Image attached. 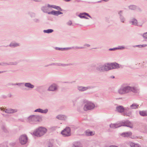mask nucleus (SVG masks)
<instances>
[{"mask_svg":"<svg viewBox=\"0 0 147 147\" xmlns=\"http://www.w3.org/2000/svg\"><path fill=\"white\" fill-rule=\"evenodd\" d=\"M47 131L46 128L40 127L34 131L33 132V134L37 137H40L45 134Z\"/></svg>","mask_w":147,"mask_h":147,"instance_id":"obj_1","label":"nucleus"},{"mask_svg":"<svg viewBox=\"0 0 147 147\" xmlns=\"http://www.w3.org/2000/svg\"><path fill=\"white\" fill-rule=\"evenodd\" d=\"M84 105L83 109L85 111H87L88 110L92 109L95 107L94 104L90 101L84 100Z\"/></svg>","mask_w":147,"mask_h":147,"instance_id":"obj_2","label":"nucleus"},{"mask_svg":"<svg viewBox=\"0 0 147 147\" xmlns=\"http://www.w3.org/2000/svg\"><path fill=\"white\" fill-rule=\"evenodd\" d=\"M41 119L40 116L37 115H32L30 116L28 118L29 122L32 124L36 123L39 122Z\"/></svg>","mask_w":147,"mask_h":147,"instance_id":"obj_3","label":"nucleus"},{"mask_svg":"<svg viewBox=\"0 0 147 147\" xmlns=\"http://www.w3.org/2000/svg\"><path fill=\"white\" fill-rule=\"evenodd\" d=\"M61 134L64 137H68L71 135L70 128L69 127H67L61 132Z\"/></svg>","mask_w":147,"mask_h":147,"instance_id":"obj_4","label":"nucleus"},{"mask_svg":"<svg viewBox=\"0 0 147 147\" xmlns=\"http://www.w3.org/2000/svg\"><path fill=\"white\" fill-rule=\"evenodd\" d=\"M20 142L22 145L26 144L28 141V138L26 135L24 134L21 136L19 138Z\"/></svg>","mask_w":147,"mask_h":147,"instance_id":"obj_5","label":"nucleus"},{"mask_svg":"<svg viewBox=\"0 0 147 147\" xmlns=\"http://www.w3.org/2000/svg\"><path fill=\"white\" fill-rule=\"evenodd\" d=\"M120 127L122 126H126L130 128H132L131 126V122L128 120L126 121H119Z\"/></svg>","mask_w":147,"mask_h":147,"instance_id":"obj_6","label":"nucleus"},{"mask_svg":"<svg viewBox=\"0 0 147 147\" xmlns=\"http://www.w3.org/2000/svg\"><path fill=\"white\" fill-rule=\"evenodd\" d=\"M58 88V86L55 84L51 85L49 88L48 90L49 91H56Z\"/></svg>","mask_w":147,"mask_h":147,"instance_id":"obj_7","label":"nucleus"},{"mask_svg":"<svg viewBox=\"0 0 147 147\" xmlns=\"http://www.w3.org/2000/svg\"><path fill=\"white\" fill-rule=\"evenodd\" d=\"M0 109L1 111H3L6 113H12L17 111V110L16 109H4L1 108Z\"/></svg>","mask_w":147,"mask_h":147,"instance_id":"obj_8","label":"nucleus"},{"mask_svg":"<svg viewBox=\"0 0 147 147\" xmlns=\"http://www.w3.org/2000/svg\"><path fill=\"white\" fill-rule=\"evenodd\" d=\"M96 69L99 72H104L103 64H100L96 67Z\"/></svg>","mask_w":147,"mask_h":147,"instance_id":"obj_9","label":"nucleus"},{"mask_svg":"<svg viewBox=\"0 0 147 147\" xmlns=\"http://www.w3.org/2000/svg\"><path fill=\"white\" fill-rule=\"evenodd\" d=\"M111 66H112L111 69H118L120 67L122 68L121 65H119L116 63H112L111 64Z\"/></svg>","mask_w":147,"mask_h":147,"instance_id":"obj_10","label":"nucleus"},{"mask_svg":"<svg viewBox=\"0 0 147 147\" xmlns=\"http://www.w3.org/2000/svg\"><path fill=\"white\" fill-rule=\"evenodd\" d=\"M78 90L80 91H84L88 89L91 88V87L90 86L87 87H84L82 86H78L77 87Z\"/></svg>","mask_w":147,"mask_h":147,"instance_id":"obj_11","label":"nucleus"},{"mask_svg":"<svg viewBox=\"0 0 147 147\" xmlns=\"http://www.w3.org/2000/svg\"><path fill=\"white\" fill-rule=\"evenodd\" d=\"M103 66L104 71H108L111 69V67L112 66H111V64L105 63L103 64Z\"/></svg>","mask_w":147,"mask_h":147,"instance_id":"obj_12","label":"nucleus"},{"mask_svg":"<svg viewBox=\"0 0 147 147\" xmlns=\"http://www.w3.org/2000/svg\"><path fill=\"white\" fill-rule=\"evenodd\" d=\"M120 127V125L119 121L117 122L116 123H111L110 125V127L113 129L116 128Z\"/></svg>","mask_w":147,"mask_h":147,"instance_id":"obj_13","label":"nucleus"},{"mask_svg":"<svg viewBox=\"0 0 147 147\" xmlns=\"http://www.w3.org/2000/svg\"><path fill=\"white\" fill-rule=\"evenodd\" d=\"M63 13L59 11L53 10L51 12L48 13L49 14H52L55 16H58L59 15L62 14Z\"/></svg>","mask_w":147,"mask_h":147,"instance_id":"obj_14","label":"nucleus"},{"mask_svg":"<svg viewBox=\"0 0 147 147\" xmlns=\"http://www.w3.org/2000/svg\"><path fill=\"white\" fill-rule=\"evenodd\" d=\"M47 6L48 7H51L57 10L61 11H62V9H61V8L60 7L58 6H57L54 5H50L49 4H48L47 5Z\"/></svg>","mask_w":147,"mask_h":147,"instance_id":"obj_15","label":"nucleus"},{"mask_svg":"<svg viewBox=\"0 0 147 147\" xmlns=\"http://www.w3.org/2000/svg\"><path fill=\"white\" fill-rule=\"evenodd\" d=\"M116 111L119 113H122L124 111V108L122 106H119L116 108Z\"/></svg>","mask_w":147,"mask_h":147,"instance_id":"obj_16","label":"nucleus"},{"mask_svg":"<svg viewBox=\"0 0 147 147\" xmlns=\"http://www.w3.org/2000/svg\"><path fill=\"white\" fill-rule=\"evenodd\" d=\"M129 23L132 25L139 26L138 24L137 20L134 18L132 19L130 21Z\"/></svg>","mask_w":147,"mask_h":147,"instance_id":"obj_17","label":"nucleus"},{"mask_svg":"<svg viewBox=\"0 0 147 147\" xmlns=\"http://www.w3.org/2000/svg\"><path fill=\"white\" fill-rule=\"evenodd\" d=\"M48 111V110L47 109H46L44 110H43L42 109H37L35 110L34 111L35 112H38L43 113H47Z\"/></svg>","mask_w":147,"mask_h":147,"instance_id":"obj_18","label":"nucleus"},{"mask_svg":"<svg viewBox=\"0 0 147 147\" xmlns=\"http://www.w3.org/2000/svg\"><path fill=\"white\" fill-rule=\"evenodd\" d=\"M56 118L59 120H65L66 119V117L63 115H59L56 117Z\"/></svg>","mask_w":147,"mask_h":147,"instance_id":"obj_19","label":"nucleus"},{"mask_svg":"<svg viewBox=\"0 0 147 147\" xmlns=\"http://www.w3.org/2000/svg\"><path fill=\"white\" fill-rule=\"evenodd\" d=\"M130 92H132L134 93L138 92L139 90L135 87H131Z\"/></svg>","mask_w":147,"mask_h":147,"instance_id":"obj_20","label":"nucleus"},{"mask_svg":"<svg viewBox=\"0 0 147 147\" xmlns=\"http://www.w3.org/2000/svg\"><path fill=\"white\" fill-rule=\"evenodd\" d=\"M94 134L92 131H90L89 130H86L84 132V135L86 136H90L93 135Z\"/></svg>","mask_w":147,"mask_h":147,"instance_id":"obj_21","label":"nucleus"},{"mask_svg":"<svg viewBox=\"0 0 147 147\" xmlns=\"http://www.w3.org/2000/svg\"><path fill=\"white\" fill-rule=\"evenodd\" d=\"M24 86L26 87L31 89L33 88L34 87V86L30 83H25L24 84Z\"/></svg>","mask_w":147,"mask_h":147,"instance_id":"obj_22","label":"nucleus"},{"mask_svg":"<svg viewBox=\"0 0 147 147\" xmlns=\"http://www.w3.org/2000/svg\"><path fill=\"white\" fill-rule=\"evenodd\" d=\"M119 93L121 94H125L124 87L121 88L118 91Z\"/></svg>","mask_w":147,"mask_h":147,"instance_id":"obj_23","label":"nucleus"},{"mask_svg":"<svg viewBox=\"0 0 147 147\" xmlns=\"http://www.w3.org/2000/svg\"><path fill=\"white\" fill-rule=\"evenodd\" d=\"M131 135V132H125L122 133L121 134V136L124 137H127Z\"/></svg>","mask_w":147,"mask_h":147,"instance_id":"obj_24","label":"nucleus"},{"mask_svg":"<svg viewBox=\"0 0 147 147\" xmlns=\"http://www.w3.org/2000/svg\"><path fill=\"white\" fill-rule=\"evenodd\" d=\"M139 114L140 115L142 116H147V111H139Z\"/></svg>","mask_w":147,"mask_h":147,"instance_id":"obj_25","label":"nucleus"},{"mask_svg":"<svg viewBox=\"0 0 147 147\" xmlns=\"http://www.w3.org/2000/svg\"><path fill=\"white\" fill-rule=\"evenodd\" d=\"M139 105L136 103H133L130 106V108L131 109H136L138 108Z\"/></svg>","mask_w":147,"mask_h":147,"instance_id":"obj_26","label":"nucleus"},{"mask_svg":"<svg viewBox=\"0 0 147 147\" xmlns=\"http://www.w3.org/2000/svg\"><path fill=\"white\" fill-rule=\"evenodd\" d=\"M72 147H82L81 144L79 142H75Z\"/></svg>","mask_w":147,"mask_h":147,"instance_id":"obj_27","label":"nucleus"},{"mask_svg":"<svg viewBox=\"0 0 147 147\" xmlns=\"http://www.w3.org/2000/svg\"><path fill=\"white\" fill-rule=\"evenodd\" d=\"M131 86H126L124 87L125 93L126 94L130 92Z\"/></svg>","mask_w":147,"mask_h":147,"instance_id":"obj_28","label":"nucleus"},{"mask_svg":"<svg viewBox=\"0 0 147 147\" xmlns=\"http://www.w3.org/2000/svg\"><path fill=\"white\" fill-rule=\"evenodd\" d=\"M122 11H120L119 13V14L120 15V18L121 20V21L123 22H124V21H125V19L120 14V13H121L122 12Z\"/></svg>","mask_w":147,"mask_h":147,"instance_id":"obj_29","label":"nucleus"},{"mask_svg":"<svg viewBox=\"0 0 147 147\" xmlns=\"http://www.w3.org/2000/svg\"><path fill=\"white\" fill-rule=\"evenodd\" d=\"M19 46V44L18 43L11 42L9 45V46L11 47H15Z\"/></svg>","mask_w":147,"mask_h":147,"instance_id":"obj_30","label":"nucleus"},{"mask_svg":"<svg viewBox=\"0 0 147 147\" xmlns=\"http://www.w3.org/2000/svg\"><path fill=\"white\" fill-rule=\"evenodd\" d=\"M41 10L42 11L46 13H48L49 12H48V9L46 7H43L41 8Z\"/></svg>","mask_w":147,"mask_h":147,"instance_id":"obj_31","label":"nucleus"},{"mask_svg":"<svg viewBox=\"0 0 147 147\" xmlns=\"http://www.w3.org/2000/svg\"><path fill=\"white\" fill-rule=\"evenodd\" d=\"M53 31V30L51 29H49L47 30H44L43 32L45 33H51Z\"/></svg>","mask_w":147,"mask_h":147,"instance_id":"obj_32","label":"nucleus"},{"mask_svg":"<svg viewBox=\"0 0 147 147\" xmlns=\"http://www.w3.org/2000/svg\"><path fill=\"white\" fill-rule=\"evenodd\" d=\"M1 129L5 132L7 133L8 132L7 130L4 125H2L1 126Z\"/></svg>","mask_w":147,"mask_h":147,"instance_id":"obj_33","label":"nucleus"},{"mask_svg":"<svg viewBox=\"0 0 147 147\" xmlns=\"http://www.w3.org/2000/svg\"><path fill=\"white\" fill-rule=\"evenodd\" d=\"M129 9L131 10H134L136 9V6L134 5H131L129 7Z\"/></svg>","mask_w":147,"mask_h":147,"instance_id":"obj_34","label":"nucleus"},{"mask_svg":"<svg viewBox=\"0 0 147 147\" xmlns=\"http://www.w3.org/2000/svg\"><path fill=\"white\" fill-rule=\"evenodd\" d=\"M143 36L144 39H145V41L147 40V32L144 33L143 35Z\"/></svg>","mask_w":147,"mask_h":147,"instance_id":"obj_35","label":"nucleus"},{"mask_svg":"<svg viewBox=\"0 0 147 147\" xmlns=\"http://www.w3.org/2000/svg\"><path fill=\"white\" fill-rule=\"evenodd\" d=\"M55 49L58 50H61V51H63L64 50L66 49V48H59L57 47H56L55 48Z\"/></svg>","mask_w":147,"mask_h":147,"instance_id":"obj_36","label":"nucleus"},{"mask_svg":"<svg viewBox=\"0 0 147 147\" xmlns=\"http://www.w3.org/2000/svg\"><path fill=\"white\" fill-rule=\"evenodd\" d=\"M84 13H80L79 15V16L81 18H84L85 16H84Z\"/></svg>","mask_w":147,"mask_h":147,"instance_id":"obj_37","label":"nucleus"},{"mask_svg":"<svg viewBox=\"0 0 147 147\" xmlns=\"http://www.w3.org/2000/svg\"><path fill=\"white\" fill-rule=\"evenodd\" d=\"M58 63H52L51 64L49 65H45V67H47L49 66V65H57V66Z\"/></svg>","mask_w":147,"mask_h":147,"instance_id":"obj_38","label":"nucleus"},{"mask_svg":"<svg viewBox=\"0 0 147 147\" xmlns=\"http://www.w3.org/2000/svg\"><path fill=\"white\" fill-rule=\"evenodd\" d=\"M124 111H125V112H127L128 111H129V110H130V108L128 107H125L124 108Z\"/></svg>","mask_w":147,"mask_h":147,"instance_id":"obj_39","label":"nucleus"},{"mask_svg":"<svg viewBox=\"0 0 147 147\" xmlns=\"http://www.w3.org/2000/svg\"><path fill=\"white\" fill-rule=\"evenodd\" d=\"M67 65L64 64H61V63H58L57 66H66Z\"/></svg>","mask_w":147,"mask_h":147,"instance_id":"obj_40","label":"nucleus"},{"mask_svg":"<svg viewBox=\"0 0 147 147\" xmlns=\"http://www.w3.org/2000/svg\"><path fill=\"white\" fill-rule=\"evenodd\" d=\"M136 144L132 142H131L130 143V145L131 147H135Z\"/></svg>","mask_w":147,"mask_h":147,"instance_id":"obj_41","label":"nucleus"},{"mask_svg":"<svg viewBox=\"0 0 147 147\" xmlns=\"http://www.w3.org/2000/svg\"><path fill=\"white\" fill-rule=\"evenodd\" d=\"M48 147H53V144L49 142L48 145Z\"/></svg>","mask_w":147,"mask_h":147,"instance_id":"obj_42","label":"nucleus"},{"mask_svg":"<svg viewBox=\"0 0 147 147\" xmlns=\"http://www.w3.org/2000/svg\"><path fill=\"white\" fill-rule=\"evenodd\" d=\"M131 115V111H128L127 112V116H130Z\"/></svg>","mask_w":147,"mask_h":147,"instance_id":"obj_43","label":"nucleus"},{"mask_svg":"<svg viewBox=\"0 0 147 147\" xmlns=\"http://www.w3.org/2000/svg\"><path fill=\"white\" fill-rule=\"evenodd\" d=\"M75 48L77 49H84V47H78L77 46H76L75 47Z\"/></svg>","mask_w":147,"mask_h":147,"instance_id":"obj_44","label":"nucleus"},{"mask_svg":"<svg viewBox=\"0 0 147 147\" xmlns=\"http://www.w3.org/2000/svg\"><path fill=\"white\" fill-rule=\"evenodd\" d=\"M121 49V48H114L113 49H109V50L110 51H113V50H115V49Z\"/></svg>","mask_w":147,"mask_h":147,"instance_id":"obj_45","label":"nucleus"},{"mask_svg":"<svg viewBox=\"0 0 147 147\" xmlns=\"http://www.w3.org/2000/svg\"><path fill=\"white\" fill-rule=\"evenodd\" d=\"M84 13V15H86L87 16L89 17H90L91 18H92V17H91V16L90 15H89L88 13Z\"/></svg>","mask_w":147,"mask_h":147,"instance_id":"obj_46","label":"nucleus"},{"mask_svg":"<svg viewBox=\"0 0 147 147\" xmlns=\"http://www.w3.org/2000/svg\"><path fill=\"white\" fill-rule=\"evenodd\" d=\"M72 24V22L71 21H69L67 23V24L69 25H71Z\"/></svg>","mask_w":147,"mask_h":147,"instance_id":"obj_47","label":"nucleus"},{"mask_svg":"<svg viewBox=\"0 0 147 147\" xmlns=\"http://www.w3.org/2000/svg\"><path fill=\"white\" fill-rule=\"evenodd\" d=\"M34 21L36 22H39V20L37 19H35L34 20Z\"/></svg>","mask_w":147,"mask_h":147,"instance_id":"obj_48","label":"nucleus"},{"mask_svg":"<svg viewBox=\"0 0 147 147\" xmlns=\"http://www.w3.org/2000/svg\"><path fill=\"white\" fill-rule=\"evenodd\" d=\"M17 64V62H14V63H12L11 64V65H16Z\"/></svg>","mask_w":147,"mask_h":147,"instance_id":"obj_49","label":"nucleus"},{"mask_svg":"<svg viewBox=\"0 0 147 147\" xmlns=\"http://www.w3.org/2000/svg\"><path fill=\"white\" fill-rule=\"evenodd\" d=\"M84 46H87V47H89L90 46V45L89 44H85L84 45Z\"/></svg>","mask_w":147,"mask_h":147,"instance_id":"obj_50","label":"nucleus"},{"mask_svg":"<svg viewBox=\"0 0 147 147\" xmlns=\"http://www.w3.org/2000/svg\"><path fill=\"white\" fill-rule=\"evenodd\" d=\"M134 147H141V146L138 144H136Z\"/></svg>","mask_w":147,"mask_h":147,"instance_id":"obj_51","label":"nucleus"},{"mask_svg":"<svg viewBox=\"0 0 147 147\" xmlns=\"http://www.w3.org/2000/svg\"><path fill=\"white\" fill-rule=\"evenodd\" d=\"M24 84V83H16V85H20L21 84Z\"/></svg>","mask_w":147,"mask_h":147,"instance_id":"obj_52","label":"nucleus"},{"mask_svg":"<svg viewBox=\"0 0 147 147\" xmlns=\"http://www.w3.org/2000/svg\"><path fill=\"white\" fill-rule=\"evenodd\" d=\"M9 85H13V86L16 85V84H13V83L9 84Z\"/></svg>","mask_w":147,"mask_h":147,"instance_id":"obj_53","label":"nucleus"},{"mask_svg":"<svg viewBox=\"0 0 147 147\" xmlns=\"http://www.w3.org/2000/svg\"><path fill=\"white\" fill-rule=\"evenodd\" d=\"M0 147H8L6 145H0Z\"/></svg>","mask_w":147,"mask_h":147,"instance_id":"obj_54","label":"nucleus"},{"mask_svg":"<svg viewBox=\"0 0 147 147\" xmlns=\"http://www.w3.org/2000/svg\"><path fill=\"white\" fill-rule=\"evenodd\" d=\"M147 45H141V46L142 47H144L146 46Z\"/></svg>","mask_w":147,"mask_h":147,"instance_id":"obj_55","label":"nucleus"},{"mask_svg":"<svg viewBox=\"0 0 147 147\" xmlns=\"http://www.w3.org/2000/svg\"><path fill=\"white\" fill-rule=\"evenodd\" d=\"M141 45H136L135 46L136 47H138L139 48H142Z\"/></svg>","mask_w":147,"mask_h":147,"instance_id":"obj_56","label":"nucleus"},{"mask_svg":"<svg viewBox=\"0 0 147 147\" xmlns=\"http://www.w3.org/2000/svg\"><path fill=\"white\" fill-rule=\"evenodd\" d=\"M34 1L36 2H40L41 1V0H33Z\"/></svg>","mask_w":147,"mask_h":147,"instance_id":"obj_57","label":"nucleus"},{"mask_svg":"<svg viewBox=\"0 0 147 147\" xmlns=\"http://www.w3.org/2000/svg\"><path fill=\"white\" fill-rule=\"evenodd\" d=\"M123 114L124 116H127V112H125Z\"/></svg>","mask_w":147,"mask_h":147,"instance_id":"obj_58","label":"nucleus"},{"mask_svg":"<svg viewBox=\"0 0 147 147\" xmlns=\"http://www.w3.org/2000/svg\"><path fill=\"white\" fill-rule=\"evenodd\" d=\"M120 48H121V49H124L125 48V47H120Z\"/></svg>","mask_w":147,"mask_h":147,"instance_id":"obj_59","label":"nucleus"},{"mask_svg":"<svg viewBox=\"0 0 147 147\" xmlns=\"http://www.w3.org/2000/svg\"><path fill=\"white\" fill-rule=\"evenodd\" d=\"M3 65H8V64L7 63H3Z\"/></svg>","mask_w":147,"mask_h":147,"instance_id":"obj_60","label":"nucleus"},{"mask_svg":"<svg viewBox=\"0 0 147 147\" xmlns=\"http://www.w3.org/2000/svg\"><path fill=\"white\" fill-rule=\"evenodd\" d=\"M109 147H118L117 146L114 145L111 146H109Z\"/></svg>","mask_w":147,"mask_h":147,"instance_id":"obj_61","label":"nucleus"},{"mask_svg":"<svg viewBox=\"0 0 147 147\" xmlns=\"http://www.w3.org/2000/svg\"><path fill=\"white\" fill-rule=\"evenodd\" d=\"M68 49H74V47H71V48H68Z\"/></svg>","mask_w":147,"mask_h":147,"instance_id":"obj_62","label":"nucleus"},{"mask_svg":"<svg viewBox=\"0 0 147 147\" xmlns=\"http://www.w3.org/2000/svg\"><path fill=\"white\" fill-rule=\"evenodd\" d=\"M84 18L86 19H88V18L87 17H86V16L85 17V18Z\"/></svg>","mask_w":147,"mask_h":147,"instance_id":"obj_63","label":"nucleus"},{"mask_svg":"<svg viewBox=\"0 0 147 147\" xmlns=\"http://www.w3.org/2000/svg\"><path fill=\"white\" fill-rule=\"evenodd\" d=\"M71 0H66V1L69 2V1Z\"/></svg>","mask_w":147,"mask_h":147,"instance_id":"obj_64","label":"nucleus"}]
</instances>
